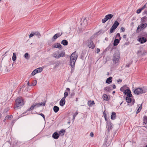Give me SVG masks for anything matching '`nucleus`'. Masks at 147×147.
Here are the masks:
<instances>
[{
    "label": "nucleus",
    "instance_id": "ddd939ff",
    "mask_svg": "<svg viewBox=\"0 0 147 147\" xmlns=\"http://www.w3.org/2000/svg\"><path fill=\"white\" fill-rule=\"evenodd\" d=\"M65 98H63L60 101L59 104L61 106H63L65 105Z\"/></svg>",
    "mask_w": 147,
    "mask_h": 147
},
{
    "label": "nucleus",
    "instance_id": "49530a36",
    "mask_svg": "<svg viewBox=\"0 0 147 147\" xmlns=\"http://www.w3.org/2000/svg\"><path fill=\"white\" fill-rule=\"evenodd\" d=\"M45 101L44 102H41L40 103V106H45Z\"/></svg>",
    "mask_w": 147,
    "mask_h": 147
},
{
    "label": "nucleus",
    "instance_id": "3c124183",
    "mask_svg": "<svg viewBox=\"0 0 147 147\" xmlns=\"http://www.w3.org/2000/svg\"><path fill=\"white\" fill-rule=\"evenodd\" d=\"M38 115H41V116H42L44 118V119H45V117L44 115L42 113H41L38 114Z\"/></svg>",
    "mask_w": 147,
    "mask_h": 147
},
{
    "label": "nucleus",
    "instance_id": "f257e3e1",
    "mask_svg": "<svg viewBox=\"0 0 147 147\" xmlns=\"http://www.w3.org/2000/svg\"><path fill=\"white\" fill-rule=\"evenodd\" d=\"M78 57V54L76 53V51L73 53L71 55L70 57V64L72 68L75 66L76 61Z\"/></svg>",
    "mask_w": 147,
    "mask_h": 147
},
{
    "label": "nucleus",
    "instance_id": "7c9ffc66",
    "mask_svg": "<svg viewBox=\"0 0 147 147\" xmlns=\"http://www.w3.org/2000/svg\"><path fill=\"white\" fill-rule=\"evenodd\" d=\"M143 123L146 124L147 123V116H145L144 117Z\"/></svg>",
    "mask_w": 147,
    "mask_h": 147
},
{
    "label": "nucleus",
    "instance_id": "a211bd4d",
    "mask_svg": "<svg viewBox=\"0 0 147 147\" xmlns=\"http://www.w3.org/2000/svg\"><path fill=\"white\" fill-rule=\"evenodd\" d=\"M116 117V113L115 112H112L111 115V119L112 120L115 119Z\"/></svg>",
    "mask_w": 147,
    "mask_h": 147
},
{
    "label": "nucleus",
    "instance_id": "c85d7f7f",
    "mask_svg": "<svg viewBox=\"0 0 147 147\" xmlns=\"http://www.w3.org/2000/svg\"><path fill=\"white\" fill-rule=\"evenodd\" d=\"M37 73L41 72L43 70L42 67H39L35 69Z\"/></svg>",
    "mask_w": 147,
    "mask_h": 147
},
{
    "label": "nucleus",
    "instance_id": "9d476101",
    "mask_svg": "<svg viewBox=\"0 0 147 147\" xmlns=\"http://www.w3.org/2000/svg\"><path fill=\"white\" fill-rule=\"evenodd\" d=\"M138 41L142 44L146 42L147 41V39L144 37H142L138 38Z\"/></svg>",
    "mask_w": 147,
    "mask_h": 147
},
{
    "label": "nucleus",
    "instance_id": "20e7f679",
    "mask_svg": "<svg viewBox=\"0 0 147 147\" xmlns=\"http://www.w3.org/2000/svg\"><path fill=\"white\" fill-rule=\"evenodd\" d=\"M147 26V24L146 23L142 24V23L138 26L136 30L137 32H140L142 30L144 29Z\"/></svg>",
    "mask_w": 147,
    "mask_h": 147
},
{
    "label": "nucleus",
    "instance_id": "a18cd8bd",
    "mask_svg": "<svg viewBox=\"0 0 147 147\" xmlns=\"http://www.w3.org/2000/svg\"><path fill=\"white\" fill-rule=\"evenodd\" d=\"M63 34V32H62L61 33H60V32L57 33L56 34H55L56 35H57V36H58V37L60 36L61 35Z\"/></svg>",
    "mask_w": 147,
    "mask_h": 147
},
{
    "label": "nucleus",
    "instance_id": "603ef678",
    "mask_svg": "<svg viewBox=\"0 0 147 147\" xmlns=\"http://www.w3.org/2000/svg\"><path fill=\"white\" fill-rule=\"evenodd\" d=\"M34 35V32H33V33H32L31 34H30L29 36V38H31V37L33 36Z\"/></svg>",
    "mask_w": 147,
    "mask_h": 147
},
{
    "label": "nucleus",
    "instance_id": "412c9836",
    "mask_svg": "<svg viewBox=\"0 0 147 147\" xmlns=\"http://www.w3.org/2000/svg\"><path fill=\"white\" fill-rule=\"evenodd\" d=\"M61 43L64 46H66L67 45L68 42L66 40H63L61 42Z\"/></svg>",
    "mask_w": 147,
    "mask_h": 147
},
{
    "label": "nucleus",
    "instance_id": "5fc2aeb1",
    "mask_svg": "<svg viewBox=\"0 0 147 147\" xmlns=\"http://www.w3.org/2000/svg\"><path fill=\"white\" fill-rule=\"evenodd\" d=\"M121 29L122 32H124L125 31V29L124 28L122 27L121 28Z\"/></svg>",
    "mask_w": 147,
    "mask_h": 147
},
{
    "label": "nucleus",
    "instance_id": "6ab92c4d",
    "mask_svg": "<svg viewBox=\"0 0 147 147\" xmlns=\"http://www.w3.org/2000/svg\"><path fill=\"white\" fill-rule=\"evenodd\" d=\"M112 81V77H110L107 78L106 81V82L107 83L110 84L111 83Z\"/></svg>",
    "mask_w": 147,
    "mask_h": 147
},
{
    "label": "nucleus",
    "instance_id": "f03ea898",
    "mask_svg": "<svg viewBox=\"0 0 147 147\" xmlns=\"http://www.w3.org/2000/svg\"><path fill=\"white\" fill-rule=\"evenodd\" d=\"M16 106L14 109H17L24 105V101L22 97H18L16 100Z\"/></svg>",
    "mask_w": 147,
    "mask_h": 147
},
{
    "label": "nucleus",
    "instance_id": "de8ad7c7",
    "mask_svg": "<svg viewBox=\"0 0 147 147\" xmlns=\"http://www.w3.org/2000/svg\"><path fill=\"white\" fill-rule=\"evenodd\" d=\"M11 116H12L11 115L6 116L5 118V120L9 119V118H11Z\"/></svg>",
    "mask_w": 147,
    "mask_h": 147
},
{
    "label": "nucleus",
    "instance_id": "e433bc0d",
    "mask_svg": "<svg viewBox=\"0 0 147 147\" xmlns=\"http://www.w3.org/2000/svg\"><path fill=\"white\" fill-rule=\"evenodd\" d=\"M125 87H124V86H123V87H121L120 89V91L122 92H124V93H125V91H126V92L127 91L126 90H125Z\"/></svg>",
    "mask_w": 147,
    "mask_h": 147
},
{
    "label": "nucleus",
    "instance_id": "f8f14e48",
    "mask_svg": "<svg viewBox=\"0 0 147 147\" xmlns=\"http://www.w3.org/2000/svg\"><path fill=\"white\" fill-rule=\"evenodd\" d=\"M53 47L54 48H58L60 50L62 49L63 48L62 46L59 43H57L54 44Z\"/></svg>",
    "mask_w": 147,
    "mask_h": 147
},
{
    "label": "nucleus",
    "instance_id": "c9c22d12",
    "mask_svg": "<svg viewBox=\"0 0 147 147\" xmlns=\"http://www.w3.org/2000/svg\"><path fill=\"white\" fill-rule=\"evenodd\" d=\"M34 108H35V106H34V104H33L32 106H31V107L28 109V111H30L32 110H33Z\"/></svg>",
    "mask_w": 147,
    "mask_h": 147
},
{
    "label": "nucleus",
    "instance_id": "393cba45",
    "mask_svg": "<svg viewBox=\"0 0 147 147\" xmlns=\"http://www.w3.org/2000/svg\"><path fill=\"white\" fill-rule=\"evenodd\" d=\"M125 100L127 103H129L132 101V99L131 97H126Z\"/></svg>",
    "mask_w": 147,
    "mask_h": 147
},
{
    "label": "nucleus",
    "instance_id": "6e6d98bb",
    "mask_svg": "<svg viewBox=\"0 0 147 147\" xmlns=\"http://www.w3.org/2000/svg\"><path fill=\"white\" fill-rule=\"evenodd\" d=\"M90 136L91 137H93L94 136V134L93 132H91L90 133Z\"/></svg>",
    "mask_w": 147,
    "mask_h": 147
},
{
    "label": "nucleus",
    "instance_id": "09e8293b",
    "mask_svg": "<svg viewBox=\"0 0 147 147\" xmlns=\"http://www.w3.org/2000/svg\"><path fill=\"white\" fill-rule=\"evenodd\" d=\"M131 63H127V64H126V65L125 67H129V66H130V65H131Z\"/></svg>",
    "mask_w": 147,
    "mask_h": 147
},
{
    "label": "nucleus",
    "instance_id": "052dcab7",
    "mask_svg": "<svg viewBox=\"0 0 147 147\" xmlns=\"http://www.w3.org/2000/svg\"><path fill=\"white\" fill-rule=\"evenodd\" d=\"M132 105H133L134 104V103H135V100L134 99H133L132 100Z\"/></svg>",
    "mask_w": 147,
    "mask_h": 147
},
{
    "label": "nucleus",
    "instance_id": "2eb2a0df",
    "mask_svg": "<svg viewBox=\"0 0 147 147\" xmlns=\"http://www.w3.org/2000/svg\"><path fill=\"white\" fill-rule=\"evenodd\" d=\"M137 54L139 56H141L143 55H145L146 54V52H142L141 51H138L137 52Z\"/></svg>",
    "mask_w": 147,
    "mask_h": 147
},
{
    "label": "nucleus",
    "instance_id": "338daca9",
    "mask_svg": "<svg viewBox=\"0 0 147 147\" xmlns=\"http://www.w3.org/2000/svg\"><path fill=\"white\" fill-rule=\"evenodd\" d=\"M106 115H105V116H104V118H105V120L106 121H107V119L106 118Z\"/></svg>",
    "mask_w": 147,
    "mask_h": 147
},
{
    "label": "nucleus",
    "instance_id": "0e129e2a",
    "mask_svg": "<svg viewBox=\"0 0 147 147\" xmlns=\"http://www.w3.org/2000/svg\"><path fill=\"white\" fill-rule=\"evenodd\" d=\"M116 88V86L115 85V84L113 85V88L114 89H115Z\"/></svg>",
    "mask_w": 147,
    "mask_h": 147
},
{
    "label": "nucleus",
    "instance_id": "ea45409f",
    "mask_svg": "<svg viewBox=\"0 0 147 147\" xmlns=\"http://www.w3.org/2000/svg\"><path fill=\"white\" fill-rule=\"evenodd\" d=\"M65 54V53L64 52H62V53H60L59 55V58L60 57H63L64 56Z\"/></svg>",
    "mask_w": 147,
    "mask_h": 147
},
{
    "label": "nucleus",
    "instance_id": "b1692460",
    "mask_svg": "<svg viewBox=\"0 0 147 147\" xmlns=\"http://www.w3.org/2000/svg\"><path fill=\"white\" fill-rule=\"evenodd\" d=\"M59 110V108L56 106H55L53 107V110L55 113H57Z\"/></svg>",
    "mask_w": 147,
    "mask_h": 147
},
{
    "label": "nucleus",
    "instance_id": "4be33fe9",
    "mask_svg": "<svg viewBox=\"0 0 147 147\" xmlns=\"http://www.w3.org/2000/svg\"><path fill=\"white\" fill-rule=\"evenodd\" d=\"M95 103L93 101H91V100L88 101V104L89 107H92L94 104Z\"/></svg>",
    "mask_w": 147,
    "mask_h": 147
},
{
    "label": "nucleus",
    "instance_id": "f704fd0d",
    "mask_svg": "<svg viewBox=\"0 0 147 147\" xmlns=\"http://www.w3.org/2000/svg\"><path fill=\"white\" fill-rule=\"evenodd\" d=\"M35 108H37L40 106V103H35L34 104Z\"/></svg>",
    "mask_w": 147,
    "mask_h": 147
},
{
    "label": "nucleus",
    "instance_id": "13d9d810",
    "mask_svg": "<svg viewBox=\"0 0 147 147\" xmlns=\"http://www.w3.org/2000/svg\"><path fill=\"white\" fill-rule=\"evenodd\" d=\"M100 52V49L98 48L96 49V53H98Z\"/></svg>",
    "mask_w": 147,
    "mask_h": 147
},
{
    "label": "nucleus",
    "instance_id": "4c0bfd02",
    "mask_svg": "<svg viewBox=\"0 0 147 147\" xmlns=\"http://www.w3.org/2000/svg\"><path fill=\"white\" fill-rule=\"evenodd\" d=\"M115 29H116L115 28L113 27V26H112L110 30V33H113Z\"/></svg>",
    "mask_w": 147,
    "mask_h": 147
},
{
    "label": "nucleus",
    "instance_id": "c756f323",
    "mask_svg": "<svg viewBox=\"0 0 147 147\" xmlns=\"http://www.w3.org/2000/svg\"><path fill=\"white\" fill-rule=\"evenodd\" d=\"M24 57L26 59H28L30 58V56L28 53H26L24 55Z\"/></svg>",
    "mask_w": 147,
    "mask_h": 147
},
{
    "label": "nucleus",
    "instance_id": "4d7b16f0",
    "mask_svg": "<svg viewBox=\"0 0 147 147\" xmlns=\"http://www.w3.org/2000/svg\"><path fill=\"white\" fill-rule=\"evenodd\" d=\"M75 95V93L73 92L71 93V96H74Z\"/></svg>",
    "mask_w": 147,
    "mask_h": 147
},
{
    "label": "nucleus",
    "instance_id": "79ce46f5",
    "mask_svg": "<svg viewBox=\"0 0 147 147\" xmlns=\"http://www.w3.org/2000/svg\"><path fill=\"white\" fill-rule=\"evenodd\" d=\"M37 73V72L35 69L31 73V74L32 76H34Z\"/></svg>",
    "mask_w": 147,
    "mask_h": 147
},
{
    "label": "nucleus",
    "instance_id": "58836bf2",
    "mask_svg": "<svg viewBox=\"0 0 147 147\" xmlns=\"http://www.w3.org/2000/svg\"><path fill=\"white\" fill-rule=\"evenodd\" d=\"M58 37V36L56 34H55L52 38V40H55L57 39Z\"/></svg>",
    "mask_w": 147,
    "mask_h": 147
},
{
    "label": "nucleus",
    "instance_id": "cd10ccee",
    "mask_svg": "<svg viewBox=\"0 0 147 147\" xmlns=\"http://www.w3.org/2000/svg\"><path fill=\"white\" fill-rule=\"evenodd\" d=\"M16 53H13V56L12 57V60L13 61H15L16 59Z\"/></svg>",
    "mask_w": 147,
    "mask_h": 147
},
{
    "label": "nucleus",
    "instance_id": "8fccbe9b",
    "mask_svg": "<svg viewBox=\"0 0 147 147\" xmlns=\"http://www.w3.org/2000/svg\"><path fill=\"white\" fill-rule=\"evenodd\" d=\"M8 144L9 145H8V146H9L10 145V141H7L5 143V144Z\"/></svg>",
    "mask_w": 147,
    "mask_h": 147
},
{
    "label": "nucleus",
    "instance_id": "680f3d73",
    "mask_svg": "<svg viewBox=\"0 0 147 147\" xmlns=\"http://www.w3.org/2000/svg\"><path fill=\"white\" fill-rule=\"evenodd\" d=\"M66 91H67L69 92H70V89L69 88H66Z\"/></svg>",
    "mask_w": 147,
    "mask_h": 147
},
{
    "label": "nucleus",
    "instance_id": "5701e85b",
    "mask_svg": "<svg viewBox=\"0 0 147 147\" xmlns=\"http://www.w3.org/2000/svg\"><path fill=\"white\" fill-rule=\"evenodd\" d=\"M102 98L104 100L108 101L109 98L108 97V96L106 94H104L102 96Z\"/></svg>",
    "mask_w": 147,
    "mask_h": 147
},
{
    "label": "nucleus",
    "instance_id": "7ed1b4c3",
    "mask_svg": "<svg viewBox=\"0 0 147 147\" xmlns=\"http://www.w3.org/2000/svg\"><path fill=\"white\" fill-rule=\"evenodd\" d=\"M120 58V53L119 51L117 50L115 51L113 55V63L115 64L117 63L119 61Z\"/></svg>",
    "mask_w": 147,
    "mask_h": 147
},
{
    "label": "nucleus",
    "instance_id": "bb28decb",
    "mask_svg": "<svg viewBox=\"0 0 147 147\" xmlns=\"http://www.w3.org/2000/svg\"><path fill=\"white\" fill-rule=\"evenodd\" d=\"M34 35L37 36L39 38L41 36V35L40 34V33L39 32L37 31L34 32Z\"/></svg>",
    "mask_w": 147,
    "mask_h": 147
},
{
    "label": "nucleus",
    "instance_id": "864d4df0",
    "mask_svg": "<svg viewBox=\"0 0 147 147\" xmlns=\"http://www.w3.org/2000/svg\"><path fill=\"white\" fill-rule=\"evenodd\" d=\"M141 109H140V108H138V109L137 111H136V113L138 114V113H139L140 111H141Z\"/></svg>",
    "mask_w": 147,
    "mask_h": 147
},
{
    "label": "nucleus",
    "instance_id": "2f4dec72",
    "mask_svg": "<svg viewBox=\"0 0 147 147\" xmlns=\"http://www.w3.org/2000/svg\"><path fill=\"white\" fill-rule=\"evenodd\" d=\"M116 38H117V39H118L119 40L121 39V37L120 36V34L119 33H118L117 34L116 36Z\"/></svg>",
    "mask_w": 147,
    "mask_h": 147
},
{
    "label": "nucleus",
    "instance_id": "c03bdc74",
    "mask_svg": "<svg viewBox=\"0 0 147 147\" xmlns=\"http://www.w3.org/2000/svg\"><path fill=\"white\" fill-rule=\"evenodd\" d=\"M68 93L67 92H65L64 93V97H63L65 99L66 97L68 96Z\"/></svg>",
    "mask_w": 147,
    "mask_h": 147
},
{
    "label": "nucleus",
    "instance_id": "f3484780",
    "mask_svg": "<svg viewBox=\"0 0 147 147\" xmlns=\"http://www.w3.org/2000/svg\"><path fill=\"white\" fill-rule=\"evenodd\" d=\"M81 25H82L86 26L87 25V20L85 18H84L83 19V22H81Z\"/></svg>",
    "mask_w": 147,
    "mask_h": 147
},
{
    "label": "nucleus",
    "instance_id": "aec40b11",
    "mask_svg": "<svg viewBox=\"0 0 147 147\" xmlns=\"http://www.w3.org/2000/svg\"><path fill=\"white\" fill-rule=\"evenodd\" d=\"M120 40L118 39H115L114 40L113 45L114 46H117Z\"/></svg>",
    "mask_w": 147,
    "mask_h": 147
},
{
    "label": "nucleus",
    "instance_id": "774afa93",
    "mask_svg": "<svg viewBox=\"0 0 147 147\" xmlns=\"http://www.w3.org/2000/svg\"><path fill=\"white\" fill-rule=\"evenodd\" d=\"M105 40H106L107 41L108 40V38L107 37H106L105 38Z\"/></svg>",
    "mask_w": 147,
    "mask_h": 147
},
{
    "label": "nucleus",
    "instance_id": "423d86ee",
    "mask_svg": "<svg viewBox=\"0 0 147 147\" xmlns=\"http://www.w3.org/2000/svg\"><path fill=\"white\" fill-rule=\"evenodd\" d=\"M113 16V15L112 14H109L106 15L105 18L102 20V22L105 23L108 20L111 19Z\"/></svg>",
    "mask_w": 147,
    "mask_h": 147
},
{
    "label": "nucleus",
    "instance_id": "bf43d9fd",
    "mask_svg": "<svg viewBox=\"0 0 147 147\" xmlns=\"http://www.w3.org/2000/svg\"><path fill=\"white\" fill-rule=\"evenodd\" d=\"M123 37L124 39H126V35H124L123 36Z\"/></svg>",
    "mask_w": 147,
    "mask_h": 147
},
{
    "label": "nucleus",
    "instance_id": "dca6fc26",
    "mask_svg": "<svg viewBox=\"0 0 147 147\" xmlns=\"http://www.w3.org/2000/svg\"><path fill=\"white\" fill-rule=\"evenodd\" d=\"M119 23L117 20H116L114 22V23L112 26L115 29L117 28V26L119 25Z\"/></svg>",
    "mask_w": 147,
    "mask_h": 147
},
{
    "label": "nucleus",
    "instance_id": "a878e982",
    "mask_svg": "<svg viewBox=\"0 0 147 147\" xmlns=\"http://www.w3.org/2000/svg\"><path fill=\"white\" fill-rule=\"evenodd\" d=\"M104 90L107 92H110L112 89L109 86H107L105 87L104 88Z\"/></svg>",
    "mask_w": 147,
    "mask_h": 147
},
{
    "label": "nucleus",
    "instance_id": "0eeeda50",
    "mask_svg": "<svg viewBox=\"0 0 147 147\" xmlns=\"http://www.w3.org/2000/svg\"><path fill=\"white\" fill-rule=\"evenodd\" d=\"M112 124L111 122L107 121L106 128L108 132H109L110 130H111L112 128Z\"/></svg>",
    "mask_w": 147,
    "mask_h": 147
},
{
    "label": "nucleus",
    "instance_id": "a19ab883",
    "mask_svg": "<svg viewBox=\"0 0 147 147\" xmlns=\"http://www.w3.org/2000/svg\"><path fill=\"white\" fill-rule=\"evenodd\" d=\"M78 113L77 111L76 112H75V113L74 114L73 116V119L74 120L75 119V117H76V115H78Z\"/></svg>",
    "mask_w": 147,
    "mask_h": 147
},
{
    "label": "nucleus",
    "instance_id": "4468645a",
    "mask_svg": "<svg viewBox=\"0 0 147 147\" xmlns=\"http://www.w3.org/2000/svg\"><path fill=\"white\" fill-rule=\"evenodd\" d=\"M52 136L53 138L55 139H57L59 136V134L57 132H54Z\"/></svg>",
    "mask_w": 147,
    "mask_h": 147
},
{
    "label": "nucleus",
    "instance_id": "1a4fd4ad",
    "mask_svg": "<svg viewBox=\"0 0 147 147\" xmlns=\"http://www.w3.org/2000/svg\"><path fill=\"white\" fill-rule=\"evenodd\" d=\"M126 91H126H125V94L127 96L126 97H132V95L131 94L130 90L129 89H127Z\"/></svg>",
    "mask_w": 147,
    "mask_h": 147
},
{
    "label": "nucleus",
    "instance_id": "37998d69",
    "mask_svg": "<svg viewBox=\"0 0 147 147\" xmlns=\"http://www.w3.org/2000/svg\"><path fill=\"white\" fill-rule=\"evenodd\" d=\"M37 83V81L36 80H34L32 83V84L30 85L31 86H35Z\"/></svg>",
    "mask_w": 147,
    "mask_h": 147
},
{
    "label": "nucleus",
    "instance_id": "72a5a7b5",
    "mask_svg": "<svg viewBox=\"0 0 147 147\" xmlns=\"http://www.w3.org/2000/svg\"><path fill=\"white\" fill-rule=\"evenodd\" d=\"M65 130L64 129H62V130H61L60 131H59V135H61V134L62 133H63V134H62V135H64V133H65Z\"/></svg>",
    "mask_w": 147,
    "mask_h": 147
},
{
    "label": "nucleus",
    "instance_id": "9b49d317",
    "mask_svg": "<svg viewBox=\"0 0 147 147\" xmlns=\"http://www.w3.org/2000/svg\"><path fill=\"white\" fill-rule=\"evenodd\" d=\"M147 3H146V4L145 5H144L143 7H142L141 8L138 9L136 11L137 13L138 14L140 13L142 10H143L146 7V5Z\"/></svg>",
    "mask_w": 147,
    "mask_h": 147
},
{
    "label": "nucleus",
    "instance_id": "6e6552de",
    "mask_svg": "<svg viewBox=\"0 0 147 147\" xmlns=\"http://www.w3.org/2000/svg\"><path fill=\"white\" fill-rule=\"evenodd\" d=\"M88 47L89 48H91L92 49H93L95 47V45L93 42L91 40L88 41Z\"/></svg>",
    "mask_w": 147,
    "mask_h": 147
},
{
    "label": "nucleus",
    "instance_id": "e2e57ef3",
    "mask_svg": "<svg viewBox=\"0 0 147 147\" xmlns=\"http://www.w3.org/2000/svg\"><path fill=\"white\" fill-rule=\"evenodd\" d=\"M117 82H122V80L121 79H119L118 80H117Z\"/></svg>",
    "mask_w": 147,
    "mask_h": 147
},
{
    "label": "nucleus",
    "instance_id": "473e14b6",
    "mask_svg": "<svg viewBox=\"0 0 147 147\" xmlns=\"http://www.w3.org/2000/svg\"><path fill=\"white\" fill-rule=\"evenodd\" d=\"M53 56L57 59L59 58V55H57L55 53H54L53 54Z\"/></svg>",
    "mask_w": 147,
    "mask_h": 147
},
{
    "label": "nucleus",
    "instance_id": "39448f33",
    "mask_svg": "<svg viewBox=\"0 0 147 147\" xmlns=\"http://www.w3.org/2000/svg\"><path fill=\"white\" fill-rule=\"evenodd\" d=\"M134 92L137 95L145 93V92L142 88H138L136 89L134 91Z\"/></svg>",
    "mask_w": 147,
    "mask_h": 147
},
{
    "label": "nucleus",
    "instance_id": "69168bd1",
    "mask_svg": "<svg viewBox=\"0 0 147 147\" xmlns=\"http://www.w3.org/2000/svg\"><path fill=\"white\" fill-rule=\"evenodd\" d=\"M139 108H140V109H142V105H141L140 106V107H139Z\"/></svg>",
    "mask_w": 147,
    "mask_h": 147
}]
</instances>
